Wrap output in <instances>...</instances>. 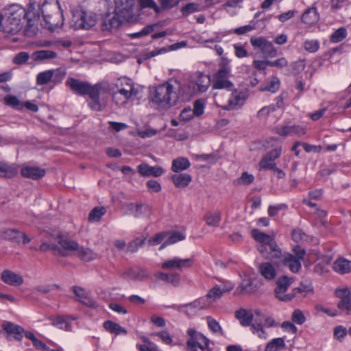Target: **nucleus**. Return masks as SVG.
Segmentation results:
<instances>
[{
  "label": "nucleus",
  "mask_w": 351,
  "mask_h": 351,
  "mask_svg": "<svg viewBox=\"0 0 351 351\" xmlns=\"http://www.w3.org/2000/svg\"><path fill=\"white\" fill-rule=\"evenodd\" d=\"M77 256L82 261L90 262L98 258V254L90 248H86L82 246L78 247L76 252Z\"/></svg>",
  "instance_id": "2f4dec72"
},
{
  "label": "nucleus",
  "mask_w": 351,
  "mask_h": 351,
  "mask_svg": "<svg viewBox=\"0 0 351 351\" xmlns=\"http://www.w3.org/2000/svg\"><path fill=\"white\" fill-rule=\"evenodd\" d=\"M51 73L52 75V82L54 84H58L60 83L64 78L66 75V71L65 69L59 68L57 69L51 70Z\"/></svg>",
  "instance_id": "6e6d98bb"
},
{
  "label": "nucleus",
  "mask_w": 351,
  "mask_h": 351,
  "mask_svg": "<svg viewBox=\"0 0 351 351\" xmlns=\"http://www.w3.org/2000/svg\"><path fill=\"white\" fill-rule=\"evenodd\" d=\"M155 276L174 287L178 286L180 282V275L178 274L158 272L155 274Z\"/></svg>",
  "instance_id": "e433bc0d"
},
{
  "label": "nucleus",
  "mask_w": 351,
  "mask_h": 351,
  "mask_svg": "<svg viewBox=\"0 0 351 351\" xmlns=\"http://www.w3.org/2000/svg\"><path fill=\"white\" fill-rule=\"evenodd\" d=\"M205 106L206 101L203 99L195 101L193 103V109H192L195 116L199 117L202 115L204 112Z\"/></svg>",
  "instance_id": "bf43d9fd"
},
{
  "label": "nucleus",
  "mask_w": 351,
  "mask_h": 351,
  "mask_svg": "<svg viewBox=\"0 0 351 351\" xmlns=\"http://www.w3.org/2000/svg\"><path fill=\"white\" fill-rule=\"evenodd\" d=\"M32 57L34 61H45L56 58L57 53L51 50H38L34 51Z\"/></svg>",
  "instance_id": "58836bf2"
},
{
  "label": "nucleus",
  "mask_w": 351,
  "mask_h": 351,
  "mask_svg": "<svg viewBox=\"0 0 351 351\" xmlns=\"http://www.w3.org/2000/svg\"><path fill=\"white\" fill-rule=\"evenodd\" d=\"M262 286L261 280L257 278H245L242 280L240 285L237 287L235 295L252 294L258 291Z\"/></svg>",
  "instance_id": "4468645a"
},
{
  "label": "nucleus",
  "mask_w": 351,
  "mask_h": 351,
  "mask_svg": "<svg viewBox=\"0 0 351 351\" xmlns=\"http://www.w3.org/2000/svg\"><path fill=\"white\" fill-rule=\"evenodd\" d=\"M275 295L279 300H285V276H280L276 281Z\"/></svg>",
  "instance_id": "37998d69"
},
{
  "label": "nucleus",
  "mask_w": 351,
  "mask_h": 351,
  "mask_svg": "<svg viewBox=\"0 0 351 351\" xmlns=\"http://www.w3.org/2000/svg\"><path fill=\"white\" fill-rule=\"evenodd\" d=\"M125 213L132 215L136 218L149 219L152 214L151 207L142 203H127L123 206Z\"/></svg>",
  "instance_id": "9b49d317"
},
{
  "label": "nucleus",
  "mask_w": 351,
  "mask_h": 351,
  "mask_svg": "<svg viewBox=\"0 0 351 351\" xmlns=\"http://www.w3.org/2000/svg\"><path fill=\"white\" fill-rule=\"evenodd\" d=\"M280 87V80L276 77H273L265 84L260 87L261 91H269L271 93H276Z\"/></svg>",
  "instance_id": "8fccbe9b"
},
{
  "label": "nucleus",
  "mask_w": 351,
  "mask_h": 351,
  "mask_svg": "<svg viewBox=\"0 0 351 351\" xmlns=\"http://www.w3.org/2000/svg\"><path fill=\"white\" fill-rule=\"evenodd\" d=\"M280 156L278 150H274L273 152L267 154L260 162V169H274L273 161Z\"/></svg>",
  "instance_id": "f704fd0d"
},
{
  "label": "nucleus",
  "mask_w": 351,
  "mask_h": 351,
  "mask_svg": "<svg viewBox=\"0 0 351 351\" xmlns=\"http://www.w3.org/2000/svg\"><path fill=\"white\" fill-rule=\"evenodd\" d=\"M145 241V238H136L128 243L126 251L130 253H134L137 252L138 248L143 245Z\"/></svg>",
  "instance_id": "4d7b16f0"
},
{
  "label": "nucleus",
  "mask_w": 351,
  "mask_h": 351,
  "mask_svg": "<svg viewBox=\"0 0 351 351\" xmlns=\"http://www.w3.org/2000/svg\"><path fill=\"white\" fill-rule=\"evenodd\" d=\"M135 0H114V9L118 14L132 20L134 16Z\"/></svg>",
  "instance_id": "f3484780"
},
{
  "label": "nucleus",
  "mask_w": 351,
  "mask_h": 351,
  "mask_svg": "<svg viewBox=\"0 0 351 351\" xmlns=\"http://www.w3.org/2000/svg\"><path fill=\"white\" fill-rule=\"evenodd\" d=\"M210 84L211 79L208 75L196 71L189 75L187 83L182 84V95L188 101L195 95L206 92Z\"/></svg>",
  "instance_id": "7ed1b4c3"
},
{
  "label": "nucleus",
  "mask_w": 351,
  "mask_h": 351,
  "mask_svg": "<svg viewBox=\"0 0 351 351\" xmlns=\"http://www.w3.org/2000/svg\"><path fill=\"white\" fill-rule=\"evenodd\" d=\"M104 328L110 333H114L116 335L120 334L125 335L127 333V330L125 328L121 326L119 324L115 323L112 321H106L104 323Z\"/></svg>",
  "instance_id": "a18cd8bd"
},
{
  "label": "nucleus",
  "mask_w": 351,
  "mask_h": 351,
  "mask_svg": "<svg viewBox=\"0 0 351 351\" xmlns=\"http://www.w3.org/2000/svg\"><path fill=\"white\" fill-rule=\"evenodd\" d=\"M250 43L255 48L260 49L265 57L272 58L276 55V51L274 49L272 43L264 37L252 36L250 38Z\"/></svg>",
  "instance_id": "dca6fc26"
},
{
  "label": "nucleus",
  "mask_w": 351,
  "mask_h": 351,
  "mask_svg": "<svg viewBox=\"0 0 351 351\" xmlns=\"http://www.w3.org/2000/svg\"><path fill=\"white\" fill-rule=\"evenodd\" d=\"M254 176L252 174H249L247 172H243L241 177L237 179L234 182L237 184L249 185L254 181Z\"/></svg>",
  "instance_id": "0e129e2a"
},
{
  "label": "nucleus",
  "mask_w": 351,
  "mask_h": 351,
  "mask_svg": "<svg viewBox=\"0 0 351 351\" xmlns=\"http://www.w3.org/2000/svg\"><path fill=\"white\" fill-rule=\"evenodd\" d=\"M110 86V91L116 88L112 93V100L119 107L125 106L137 94L132 80L125 77L117 79L112 86Z\"/></svg>",
  "instance_id": "20e7f679"
},
{
  "label": "nucleus",
  "mask_w": 351,
  "mask_h": 351,
  "mask_svg": "<svg viewBox=\"0 0 351 351\" xmlns=\"http://www.w3.org/2000/svg\"><path fill=\"white\" fill-rule=\"evenodd\" d=\"M194 260L192 258H181L175 256L171 259L165 261L161 264V268L167 270L182 271L184 269H188L193 266Z\"/></svg>",
  "instance_id": "ddd939ff"
},
{
  "label": "nucleus",
  "mask_w": 351,
  "mask_h": 351,
  "mask_svg": "<svg viewBox=\"0 0 351 351\" xmlns=\"http://www.w3.org/2000/svg\"><path fill=\"white\" fill-rule=\"evenodd\" d=\"M204 219L208 226L218 227L221 221V213L217 210L213 213H208L204 215Z\"/></svg>",
  "instance_id": "c03bdc74"
},
{
  "label": "nucleus",
  "mask_w": 351,
  "mask_h": 351,
  "mask_svg": "<svg viewBox=\"0 0 351 351\" xmlns=\"http://www.w3.org/2000/svg\"><path fill=\"white\" fill-rule=\"evenodd\" d=\"M295 256L287 253V266L293 273L298 272L301 268V261L304 258L305 251L300 246L293 249Z\"/></svg>",
  "instance_id": "a211bd4d"
},
{
  "label": "nucleus",
  "mask_w": 351,
  "mask_h": 351,
  "mask_svg": "<svg viewBox=\"0 0 351 351\" xmlns=\"http://www.w3.org/2000/svg\"><path fill=\"white\" fill-rule=\"evenodd\" d=\"M121 276L128 280L143 281L150 278L148 272L143 269H128L122 272Z\"/></svg>",
  "instance_id": "5701e85b"
},
{
  "label": "nucleus",
  "mask_w": 351,
  "mask_h": 351,
  "mask_svg": "<svg viewBox=\"0 0 351 351\" xmlns=\"http://www.w3.org/2000/svg\"><path fill=\"white\" fill-rule=\"evenodd\" d=\"M230 75L231 70L228 66V61L226 58H222L219 70L213 75L211 79L213 89L231 90L234 88V84L230 80Z\"/></svg>",
  "instance_id": "0eeeda50"
},
{
  "label": "nucleus",
  "mask_w": 351,
  "mask_h": 351,
  "mask_svg": "<svg viewBox=\"0 0 351 351\" xmlns=\"http://www.w3.org/2000/svg\"><path fill=\"white\" fill-rule=\"evenodd\" d=\"M52 81L51 70L39 73L36 76V83L38 85H45Z\"/></svg>",
  "instance_id": "5fc2aeb1"
},
{
  "label": "nucleus",
  "mask_w": 351,
  "mask_h": 351,
  "mask_svg": "<svg viewBox=\"0 0 351 351\" xmlns=\"http://www.w3.org/2000/svg\"><path fill=\"white\" fill-rule=\"evenodd\" d=\"M21 174L23 177L37 180L45 176V171L36 167H25L21 169Z\"/></svg>",
  "instance_id": "c85d7f7f"
},
{
  "label": "nucleus",
  "mask_w": 351,
  "mask_h": 351,
  "mask_svg": "<svg viewBox=\"0 0 351 351\" xmlns=\"http://www.w3.org/2000/svg\"><path fill=\"white\" fill-rule=\"evenodd\" d=\"M152 102L160 109H169L180 102H186L182 95V84L170 81L157 86L153 93Z\"/></svg>",
  "instance_id": "f03ea898"
},
{
  "label": "nucleus",
  "mask_w": 351,
  "mask_h": 351,
  "mask_svg": "<svg viewBox=\"0 0 351 351\" xmlns=\"http://www.w3.org/2000/svg\"><path fill=\"white\" fill-rule=\"evenodd\" d=\"M293 293L287 294V300L293 299L296 293H301L306 295L309 293H313V287L311 282L304 284L302 282L298 287L293 290Z\"/></svg>",
  "instance_id": "ea45409f"
},
{
  "label": "nucleus",
  "mask_w": 351,
  "mask_h": 351,
  "mask_svg": "<svg viewBox=\"0 0 351 351\" xmlns=\"http://www.w3.org/2000/svg\"><path fill=\"white\" fill-rule=\"evenodd\" d=\"M250 330L254 334H256L258 337L261 339H266L267 334L265 331L261 324H252Z\"/></svg>",
  "instance_id": "338daca9"
},
{
  "label": "nucleus",
  "mask_w": 351,
  "mask_h": 351,
  "mask_svg": "<svg viewBox=\"0 0 351 351\" xmlns=\"http://www.w3.org/2000/svg\"><path fill=\"white\" fill-rule=\"evenodd\" d=\"M202 6L198 3H189L180 10L182 16H187L191 14L201 11Z\"/></svg>",
  "instance_id": "3c124183"
},
{
  "label": "nucleus",
  "mask_w": 351,
  "mask_h": 351,
  "mask_svg": "<svg viewBox=\"0 0 351 351\" xmlns=\"http://www.w3.org/2000/svg\"><path fill=\"white\" fill-rule=\"evenodd\" d=\"M49 319L51 321V324L53 326H56L57 328L66 330L71 331V325L67 320L62 316H57L54 317H50Z\"/></svg>",
  "instance_id": "49530a36"
},
{
  "label": "nucleus",
  "mask_w": 351,
  "mask_h": 351,
  "mask_svg": "<svg viewBox=\"0 0 351 351\" xmlns=\"http://www.w3.org/2000/svg\"><path fill=\"white\" fill-rule=\"evenodd\" d=\"M304 69H305L304 60H298V61L295 62L291 65V72L293 75H297L300 74L301 72H302Z\"/></svg>",
  "instance_id": "69168bd1"
},
{
  "label": "nucleus",
  "mask_w": 351,
  "mask_h": 351,
  "mask_svg": "<svg viewBox=\"0 0 351 351\" xmlns=\"http://www.w3.org/2000/svg\"><path fill=\"white\" fill-rule=\"evenodd\" d=\"M207 324L208 328L215 333H219L220 335H223V330L219 325V322H217L215 319L211 317H207Z\"/></svg>",
  "instance_id": "e2e57ef3"
},
{
  "label": "nucleus",
  "mask_w": 351,
  "mask_h": 351,
  "mask_svg": "<svg viewBox=\"0 0 351 351\" xmlns=\"http://www.w3.org/2000/svg\"><path fill=\"white\" fill-rule=\"evenodd\" d=\"M25 9L19 5H12L2 14L3 32L15 34L22 27V21H25Z\"/></svg>",
  "instance_id": "39448f33"
},
{
  "label": "nucleus",
  "mask_w": 351,
  "mask_h": 351,
  "mask_svg": "<svg viewBox=\"0 0 351 351\" xmlns=\"http://www.w3.org/2000/svg\"><path fill=\"white\" fill-rule=\"evenodd\" d=\"M72 289L76 297L77 298L78 301L92 308H96L97 306V302L93 298L89 297L88 293L83 288L74 286Z\"/></svg>",
  "instance_id": "bb28decb"
},
{
  "label": "nucleus",
  "mask_w": 351,
  "mask_h": 351,
  "mask_svg": "<svg viewBox=\"0 0 351 351\" xmlns=\"http://www.w3.org/2000/svg\"><path fill=\"white\" fill-rule=\"evenodd\" d=\"M251 234L256 241L260 243V245L258 247L259 252L261 247L267 246V247L268 245H270L271 243L274 241V239L270 235L265 234L258 229H253L251 231Z\"/></svg>",
  "instance_id": "cd10ccee"
},
{
  "label": "nucleus",
  "mask_w": 351,
  "mask_h": 351,
  "mask_svg": "<svg viewBox=\"0 0 351 351\" xmlns=\"http://www.w3.org/2000/svg\"><path fill=\"white\" fill-rule=\"evenodd\" d=\"M303 45L306 51L309 53H315L318 51L320 44L318 40L311 39L306 40Z\"/></svg>",
  "instance_id": "13d9d810"
},
{
  "label": "nucleus",
  "mask_w": 351,
  "mask_h": 351,
  "mask_svg": "<svg viewBox=\"0 0 351 351\" xmlns=\"http://www.w3.org/2000/svg\"><path fill=\"white\" fill-rule=\"evenodd\" d=\"M59 10L60 6L56 0H46L42 5L43 19L51 29L62 25V16Z\"/></svg>",
  "instance_id": "6e6552de"
},
{
  "label": "nucleus",
  "mask_w": 351,
  "mask_h": 351,
  "mask_svg": "<svg viewBox=\"0 0 351 351\" xmlns=\"http://www.w3.org/2000/svg\"><path fill=\"white\" fill-rule=\"evenodd\" d=\"M347 30L345 27H339L330 35V41L332 43H338L347 36Z\"/></svg>",
  "instance_id": "864d4df0"
},
{
  "label": "nucleus",
  "mask_w": 351,
  "mask_h": 351,
  "mask_svg": "<svg viewBox=\"0 0 351 351\" xmlns=\"http://www.w3.org/2000/svg\"><path fill=\"white\" fill-rule=\"evenodd\" d=\"M276 112V108L274 106H268L263 107L257 113V117L260 119H267L271 114Z\"/></svg>",
  "instance_id": "680f3d73"
},
{
  "label": "nucleus",
  "mask_w": 351,
  "mask_h": 351,
  "mask_svg": "<svg viewBox=\"0 0 351 351\" xmlns=\"http://www.w3.org/2000/svg\"><path fill=\"white\" fill-rule=\"evenodd\" d=\"M258 271L267 280H273L276 276V271L274 266L269 263H264L260 265Z\"/></svg>",
  "instance_id": "c9c22d12"
},
{
  "label": "nucleus",
  "mask_w": 351,
  "mask_h": 351,
  "mask_svg": "<svg viewBox=\"0 0 351 351\" xmlns=\"http://www.w3.org/2000/svg\"><path fill=\"white\" fill-rule=\"evenodd\" d=\"M97 15L91 11L76 10L73 12L71 26L75 29H89L97 23Z\"/></svg>",
  "instance_id": "1a4fd4ad"
},
{
  "label": "nucleus",
  "mask_w": 351,
  "mask_h": 351,
  "mask_svg": "<svg viewBox=\"0 0 351 351\" xmlns=\"http://www.w3.org/2000/svg\"><path fill=\"white\" fill-rule=\"evenodd\" d=\"M260 253L265 258L270 259L271 261H276L282 258V253L280 249L278 247L277 243L274 241L271 243L270 245L263 246L260 248Z\"/></svg>",
  "instance_id": "412c9836"
},
{
  "label": "nucleus",
  "mask_w": 351,
  "mask_h": 351,
  "mask_svg": "<svg viewBox=\"0 0 351 351\" xmlns=\"http://www.w3.org/2000/svg\"><path fill=\"white\" fill-rule=\"evenodd\" d=\"M235 317L239 320L242 326H249L252 325L253 314L251 311L241 308L235 312Z\"/></svg>",
  "instance_id": "72a5a7b5"
},
{
  "label": "nucleus",
  "mask_w": 351,
  "mask_h": 351,
  "mask_svg": "<svg viewBox=\"0 0 351 351\" xmlns=\"http://www.w3.org/2000/svg\"><path fill=\"white\" fill-rule=\"evenodd\" d=\"M232 92L228 101L223 100L220 96L215 94V104L225 110H237L241 109L247 101L249 94L245 89L234 88Z\"/></svg>",
  "instance_id": "423d86ee"
},
{
  "label": "nucleus",
  "mask_w": 351,
  "mask_h": 351,
  "mask_svg": "<svg viewBox=\"0 0 351 351\" xmlns=\"http://www.w3.org/2000/svg\"><path fill=\"white\" fill-rule=\"evenodd\" d=\"M21 232L16 229H8L3 232V237L5 239L20 242Z\"/></svg>",
  "instance_id": "052dcab7"
},
{
  "label": "nucleus",
  "mask_w": 351,
  "mask_h": 351,
  "mask_svg": "<svg viewBox=\"0 0 351 351\" xmlns=\"http://www.w3.org/2000/svg\"><path fill=\"white\" fill-rule=\"evenodd\" d=\"M335 295L339 299L337 306L346 315H351V292L348 288L337 289Z\"/></svg>",
  "instance_id": "2eb2a0df"
},
{
  "label": "nucleus",
  "mask_w": 351,
  "mask_h": 351,
  "mask_svg": "<svg viewBox=\"0 0 351 351\" xmlns=\"http://www.w3.org/2000/svg\"><path fill=\"white\" fill-rule=\"evenodd\" d=\"M233 288L232 285H224L223 287L216 285L208 291L206 295V300L209 304H211L219 300L224 293L230 292Z\"/></svg>",
  "instance_id": "a878e982"
},
{
  "label": "nucleus",
  "mask_w": 351,
  "mask_h": 351,
  "mask_svg": "<svg viewBox=\"0 0 351 351\" xmlns=\"http://www.w3.org/2000/svg\"><path fill=\"white\" fill-rule=\"evenodd\" d=\"M5 102L7 105L12 106L17 109H21L23 108V104H21L19 99L15 96H7L5 98Z\"/></svg>",
  "instance_id": "774afa93"
},
{
  "label": "nucleus",
  "mask_w": 351,
  "mask_h": 351,
  "mask_svg": "<svg viewBox=\"0 0 351 351\" xmlns=\"http://www.w3.org/2000/svg\"><path fill=\"white\" fill-rule=\"evenodd\" d=\"M169 235L166 241L160 247V250H162L165 247L168 245L176 243L178 241H183L186 235L183 232L173 231L171 232H167Z\"/></svg>",
  "instance_id": "a19ab883"
},
{
  "label": "nucleus",
  "mask_w": 351,
  "mask_h": 351,
  "mask_svg": "<svg viewBox=\"0 0 351 351\" xmlns=\"http://www.w3.org/2000/svg\"><path fill=\"white\" fill-rule=\"evenodd\" d=\"M187 334V348L190 351H209L208 340L203 335L198 333L193 328H189Z\"/></svg>",
  "instance_id": "9d476101"
},
{
  "label": "nucleus",
  "mask_w": 351,
  "mask_h": 351,
  "mask_svg": "<svg viewBox=\"0 0 351 351\" xmlns=\"http://www.w3.org/2000/svg\"><path fill=\"white\" fill-rule=\"evenodd\" d=\"M65 84L78 95H88L89 96L88 106L95 111L101 110L106 106V103L100 99V95L108 93L111 90L110 84L107 81H103L94 86H90L86 82L73 77H68Z\"/></svg>",
  "instance_id": "f257e3e1"
},
{
  "label": "nucleus",
  "mask_w": 351,
  "mask_h": 351,
  "mask_svg": "<svg viewBox=\"0 0 351 351\" xmlns=\"http://www.w3.org/2000/svg\"><path fill=\"white\" fill-rule=\"evenodd\" d=\"M173 184L178 188H185L192 180V177L188 173H176L171 176Z\"/></svg>",
  "instance_id": "c756f323"
},
{
  "label": "nucleus",
  "mask_w": 351,
  "mask_h": 351,
  "mask_svg": "<svg viewBox=\"0 0 351 351\" xmlns=\"http://www.w3.org/2000/svg\"><path fill=\"white\" fill-rule=\"evenodd\" d=\"M137 171L143 177H159L165 172L164 169L159 166L152 167L146 163H142L138 165Z\"/></svg>",
  "instance_id": "393cba45"
},
{
  "label": "nucleus",
  "mask_w": 351,
  "mask_h": 351,
  "mask_svg": "<svg viewBox=\"0 0 351 351\" xmlns=\"http://www.w3.org/2000/svg\"><path fill=\"white\" fill-rule=\"evenodd\" d=\"M319 14L315 8L307 9L302 15V21L305 24L313 25L319 21Z\"/></svg>",
  "instance_id": "7c9ffc66"
},
{
  "label": "nucleus",
  "mask_w": 351,
  "mask_h": 351,
  "mask_svg": "<svg viewBox=\"0 0 351 351\" xmlns=\"http://www.w3.org/2000/svg\"><path fill=\"white\" fill-rule=\"evenodd\" d=\"M115 10L112 12L106 13L102 18L101 28L103 31H111L117 29L125 21H130L126 17H121Z\"/></svg>",
  "instance_id": "f8f14e48"
},
{
  "label": "nucleus",
  "mask_w": 351,
  "mask_h": 351,
  "mask_svg": "<svg viewBox=\"0 0 351 351\" xmlns=\"http://www.w3.org/2000/svg\"><path fill=\"white\" fill-rule=\"evenodd\" d=\"M59 247L57 246L56 250L62 256H68L73 252H77L79 245L78 243L69 239L67 237L60 236L58 239Z\"/></svg>",
  "instance_id": "6ab92c4d"
},
{
  "label": "nucleus",
  "mask_w": 351,
  "mask_h": 351,
  "mask_svg": "<svg viewBox=\"0 0 351 351\" xmlns=\"http://www.w3.org/2000/svg\"><path fill=\"white\" fill-rule=\"evenodd\" d=\"M36 7H38V5L36 1L30 0L27 9L25 10V20L27 21V27L29 29L34 28L39 19V13Z\"/></svg>",
  "instance_id": "aec40b11"
},
{
  "label": "nucleus",
  "mask_w": 351,
  "mask_h": 351,
  "mask_svg": "<svg viewBox=\"0 0 351 351\" xmlns=\"http://www.w3.org/2000/svg\"><path fill=\"white\" fill-rule=\"evenodd\" d=\"M191 163L186 158L179 157L172 161L171 170L176 173L181 172L189 168Z\"/></svg>",
  "instance_id": "4c0bfd02"
},
{
  "label": "nucleus",
  "mask_w": 351,
  "mask_h": 351,
  "mask_svg": "<svg viewBox=\"0 0 351 351\" xmlns=\"http://www.w3.org/2000/svg\"><path fill=\"white\" fill-rule=\"evenodd\" d=\"M333 269L340 274H348L351 271V261L346 258H339L333 263Z\"/></svg>",
  "instance_id": "473e14b6"
},
{
  "label": "nucleus",
  "mask_w": 351,
  "mask_h": 351,
  "mask_svg": "<svg viewBox=\"0 0 351 351\" xmlns=\"http://www.w3.org/2000/svg\"><path fill=\"white\" fill-rule=\"evenodd\" d=\"M17 173L16 169L12 165H7L0 161V176L4 178H12Z\"/></svg>",
  "instance_id": "de8ad7c7"
},
{
  "label": "nucleus",
  "mask_w": 351,
  "mask_h": 351,
  "mask_svg": "<svg viewBox=\"0 0 351 351\" xmlns=\"http://www.w3.org/2000/svg\"><path fill=\"white\" fill-rule=\"evenodd\" d=\"M1 279L5 284L13 287H19L23 283L22 276L9 269H5L2 271Z\"/></svg>",
  "instance_id": "b1692460"
},
{
  "label": "nucleus",
  "mask_w": 351,
  "mask_h": 351,
  "mask_svg": "<svg viewBox=\"0 0 351 351\" xmlns=\"http://www.w3.org/2000/svg\"><path fill=\"white\" fill-rule=\"evenodd\" d=\"M285 345L283 338H275L267 344L265 351H280L284 349Z\"/></svg>",
  "instance_id": "09e8293b"
},
{
  "label": "nucleus",
  "mask_w": 351,
  "mask_h": 351,
  "mask_svg": "<svg viewBox=\"0 0 351 351\" xmlns=\"http://www.w3.org/2000/svg\"><path fill=\"white\" fill-rule=\"evenodd\" d=\"M2 328L8 334H14V338L19 340L21 337V333L24 331L23 328L18 325H15L11 322H4Z\"/></svg>",
  "instance_id": "79ce46f5"
},
{
  "label": "nucleus",
  "mask_w": 351,
  "mask_h": 351,
  "mask_svg": "<svg viewBox=\"0 0 351 351\" xmlns=\"http://www.w3.org/2000/svg\"><path fill=\"white\" fill-rule=\"evenodd\" d=\"M106 212L104 207H95L89 213L88 221L91 223L99 222Z\"/></svg>",
  "instance_id": "603ef678"
},
{
  "label": "nucleus",
  "mask_w": 351,
  "mask_h": 351,
  "mask_svg": "<svg viewBox=\"0 0 351 351\" xmlns=\"http://www.w3.org/2000/svg\"><path fill=\"white\" fill-rule=\"evenodd\" d=\"M306 319L304 313L300 309H295L291 315L292 322L287 321V332L295 335L298 329L295 324L302 325Z\"/></svg>",
  "instance_id": "4be33fe9"
}]
</instances>
